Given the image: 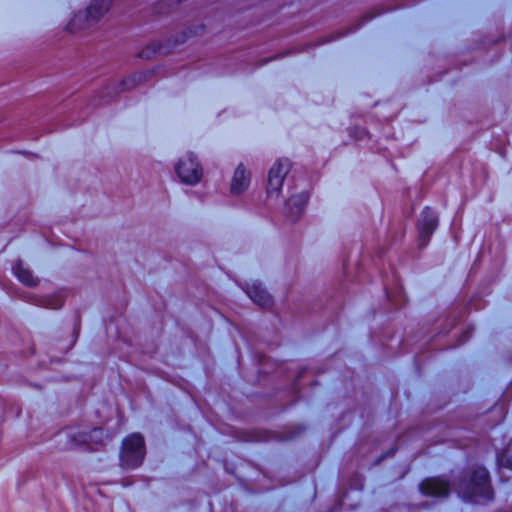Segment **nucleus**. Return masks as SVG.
Instances as JSON below:
<instances>
[{
    "mask_svg": "<svg viewBox=\"0 0 512 512\" xmlns=\"http://www.w3.org/2000/svg\"><path fill=\"white\" fill-rule=\"evenodd\" d=\"M353 135H354V138H358L359 132L356 129H354Z\"/></svg>",
    "mask_w": 512,
    "mask_h": 512,
    "instance_id": "nucleus-22",
    "label": "nucleus"
},
{
    "mask_svg": "<svg viewBox=\"0 0 512 512\" xmlns=\"http://www.w3.org/2000/svg\"><path fill=\"white\" fill-rule=\"evenodd\" d=\"M291 169V162L289 159H279L274 165L270 168L268 174V187L267 193L271 195L272 193L278 194L282 188L283 181Z\"/></svg>",
    "mask_w": 512,
    "mask_h": 512,
    "instance_id": "nucleus-6",
    "label": "nucleus"
},
{
    "mask_svg": "<svg viewBox=\"0 0 512 512\" xmlns=\"http://www.w3.org/2000/svg\"><path fill=\"white\" fill-rule=\"evenodd\" d=\"M64 297L62 293H56L50 296L36 298L34 303L49 309H59L63 305Z\"/></svg>",
    "mask_w": 512,
    "mask_h": 512,
    "instance_id": "nucleus-13",
    "label": "nucleus"
},
{
    "mask_svg": "<svg viewBox=\"0 0 512 512\" xmlns=\"http://www.w3.org/2000/svg\"><path fill=\"white\" fill-rule=\"evenodd\" d=\"M384 288H385L387 297L389 299H391L392 298V292L390 291V288L388 287L387 283L384 284Z\"/></svg>",
    "mask_w": 512,
    "mask_h": 512,
    "instance_id": "nucleus-21",
    "label": "nucleus"
},
{
    "mask_svg": "<svg viewBox=\"0 0 512 512\" xmlns=\"http://www.w3.org/2000/svg\"><path fill=\"white\" fill-rule=\"evenodd\" d=\"M250 184V172L246 170L243 164H239L234 172L231 182V193L241 194Z\"/></svg>",
    "mask_w": 512,
    "mask_h": 512,
    "instance_id": "nucleus-8",
    "label": "nucleus"
},
{
    "mask_svg": "<svg viewBox=\"0 0 512 512\" xmlns=\"http://www.w3.org/2000/svg\"><path fill=\"white\" fill-rule=\"evenodd\" d=\"M13 273L26 286L33 287L38 283V279L33 275L32 271L24 267L21 261H18L13 266Z\"/></svg>",
    "mask_w": 512,
    "mask_h": 512,
    "instance_id": "nucleus-12",
    "label": "nucleus"
},
{
    "mask_svg": "<svg viewBox=\"0 0 512 512\" xmlns=\"http://www.w3.org/2000/svg\"><path fill=\"white\" fill-rule=\"evenodd\" d=\"M498 464L512 470V454L509 451H504L497 456Z\"/></svg>",
    "mask_w": 512,
    "mask_h": 512,
    "instance_id": "nucleus-14",
    "label": "nucleus"
},
{
    "mask_svg": "<svg viewBox=\"0 0 512 512\" xmlns=\"http://www.w3.org/2000/svg\"><path fill=\"white\" fill-rule=\"evenodd\" d=\"M437 225V214L429 207L424 208L417 224L419 247L423 248L429 243Z\"/></svg>",
    "mask_w": 512,
    "mask_h": 512,
    "instance_id": "nucleus-5",
    "label": "nucleus"
},
{
    "mask_svg": "<svg viewBox=\"0 0 512 512\" xmlns=\"http://www.w3.org/2000/svg\"><path fill=\"white\" fill-rule=\"evenodd\" d=\"M67 435L71 438V442L75 447H81L88 451H96L98 449L96 446L103 444L105 438L103 429L99 427L91 430H70L67 432Z\"/></svg>",
    "mask_w": 512,
    "mask_h": 512,
    "instance_id": "nucleus-3",
    "label": "nucleus"
},
{
    "mask_svg": "<svg viewBox=\"0 0 512 512\" xmlns=\"http://www.w3.org/2000/svg\"><path fill=\"white\" fill-rule=\"evenodd\" d=\"M145 455L144 439L140 434H131L124 439L120 454L124 468H136L141 465Z\"/></svg>",
    "mask_w": 512,
    "mask_h": 512,
    "instance_id": "nucleus-2",
    "label": "nucleus"
},
{
    "mask_svg": "<svg viewBox=\"0 0 512 512\" xmlns=\"http://www.w3.org/2000/svg\"><path fill=\"white\" fill-rule=\"evenodd\" d=\"M307 201L308 194L305 192L291 196L286 202L290 217L297 218L303 212Z\"/></svg>",
    "mask_w": 512,
    "mask_h": 512,
    "instance_id": "nucleus-10",
    "label": "nucleus"
},
{
    "mask_svg": "<svg viewBox=\"0 0 512 512\" xmlns=\"http://www.w3.org/2000/svg\"><path fill=\"white\" fill-rule=\"evenodd\" d=\"M420 490L426 496L446 497L449 495L450 485L440 478H429L421 483Z\"/></svg>",
    "mask_w": 512,
    "mask_h": 512,
    "instance_id": "nucleus-7",
    "label": "nucleus"
},
{
    "mask_svg": "<svg viewBox=\"0 0 512 512\" xmlns=\"http://www.w3.org/2000/svg\"><path fill=\"white\" fill-rule=\"evenodd\" d=\"M361 24H362V23H360V24H356V23L354 22V24H353L354 30H355L358 26H360Z\"/></svg>",
    "mask_w": 512,
    "mask_h": 512,
    "instance_id": "nucleus-23",
    "label": "nucleus"
},
{
    "mask_svg": "<svg viewBox=\"0 0 512 512\" xmlns=\"http://www.w3.org/2000/svg\"><path fill=\"white\" fill-rule=\"evenodd\" d=\"M353 481H354V489L358 488V486H360V479L355 473H354Z\"/></svg>",
    "mask_w": 512,
    "mask_h": 512,
    "instance_id": "nucleus-20",
    "label": "nucleus"
},
{
    "mask_svg": "<svg viewBox=\"0 0 512 512\" xmlns=\"http://www.w3.org/2000/svg\"><path fill=\"white\" fill-rule=\"evenodd\" d=\"M175 171L183 183L190 185L198 183L203 174L201 166L191 153L179 160Z\"/></svg>",
    "mask_w": 512,
    "mask_h": 512,
    "instance_id": "nucleus-4",
    "label": "nucleus"
},
{
    "mask_svg": "<svg viewBox=\"0 0 512 512\" xmlns=\"http://www.w3.org/2000/svg\"><path fill=\"white\" fill-rule=\"evenodd\" d=\"M458 494L465 500L478 502L492 500L493 488L487 469L483 466H472L465 469L457 481H454Z\"/></svg>",
    "mask_w": 512,
    "mask_h": 512,
    "instance_id": "nucleus-1",
    "label": "nucleus"
},
{
    "mask_svg": "<svg viewBox=\"0 0 512 512\" xmlns=\"http://www.w3.org/2000/svg\"><path fill=\"white\" fill-rule=\"evenodd\" d=\"M397 230H398V232L394 237V241L402 239L404 236V233H405L404 227L401 223L398 224Z\"/></svg>",
    "mask_w": 512,
    "mask_h": 512,
    "instance_id": "nucleus-16",
    "label": "nucleus"
},
{
    "mask_svg": "<svg viewBox=\"0 0 512 512\" xmlns=\"http://www.w3.org/2000/svg\"><path fill=\"white\" fill-rule=\"evenodd\" d=\"M112 0H93L87 8L88 20H99L111 7Z\"/></svg>",
    "mask_w": 512,
    "mask_h": 512,
    "instance_id": "nucleus-11",
    "label": "nucleus"
},
{
    "mask_svg": "<svg viewBox=\"0 0 512 512\" xmlns=\"http://www.w3.org/2000/svg\"><path fill=\"white\" fill-rule=\"evenodd\" d=\"M343 271L346 276H349V264L348 260L344 261L343 263Z\"/></svg>",
    "mask_w": 512,
    "mask_h": 512,
    "instance_id": "nucleus-19",
    "label": "nucleus"
},
{
    "mask_svg": "<svg viewBox=\"0 0 512 512\" xmlns=\"http://www.w3.org/2000/svg\"><path fill=\"white\" fill-rule=\"evenodd\" d=\"M246 293L255 304L263 308L270 306L272 303L270 294L261 286V284L253 283L247 287Z\"/></svg>",
    "mask_w": 512,
    "mask_h": 512,
    "instance_id": "nucleus-9",
    "label": "nucleus"
},
{
    "mask_svg": "<svg viewBox=\"0 0 512 512\" xmlns=\"http://www.w3.org/2000/svg\"><path fill=\"white\" fill-rule=\"evenodd\" d=\"M307 371H308V370H307L306 368H304V369H302V370L299 372V374H298V376H297V378H296V380H295V382H294V384H293V389L297 390V389L299 388L300 380H301L302 378H304V376H305V374L307 373Z\"/></svg>",
    "mask_w": 512,
    "mask_h": 512,
    "instance_id": "nucleus-15",
    "label": "nucleus"
},
{
    "mask_svg": "<svg viewBox=\"0 0 512 512\" xmlns=\"http://www.w3.org/2000/svg\"><path fill=\"white\" fill-rule=\"evenodd\" d=\"M82 17H85L87 22L90 23V22H95L94 20H88L87 18V12L85 14H82V13H79L77 15H75L74 19H73V23L77 22L78 20H80ZM86 27H89V24H86Z\"/></svg>",
    "mask_w": 512,
    "mask_h": 512,
    "instance_id": "nucleus-17",
    "label": "nucleus"
},
{
    "mask_svg": "<svg viewBox=\"0 0 512 512\" xmlns=\"http://www.w3.org/2000/svg\"><path fill=\"white\" fill-rule=\"evenodd\" d=\"M454 324V320H449L448 324L445 325V327L440 331V333L447 334L452 329Z\"/></svg>",
    "mask_w": 512,
    "mask_h": 512,
    "instance_id": "nucleus-18",
    "label": "nucleus"
}]
</instances>
